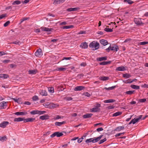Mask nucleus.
Returning a JSON list of instances; mask_svg holds the SVG:
<instances>
[{"label": "nucleus", "instance_id": "nucleus-1", "mask_svg": "<svg viewBox=\"0 0 148 148\" xmlns=\"http://www.w3.org/2000/svg\"><path fill=\"white\" fill-rule=\"evenodd\" d=\"M103 136V135H101L97 137H94V138H91L89 139H87L86 140L85 142L87 143L91 142L93 143H95L99 141L101 139Z\"/></svg>", "mask_w": 148, "mask_h": 148}, {"label": "nucleus", "instance_id": "nucleus-2", "mask_svg": "<svg viewBox=\"0 0 148 148\" xmlns=\"http://www.w3.org/2000/svg\"><path fill=\"white\" fill-rule=\"evenodd\" d=\"M118 46L116 45H114L112 46L110 45L108 48L106 49V51L109 52L110 51H112L114 52L117 51L119 50Z\"/></svg>", "mask_w": 148, "mask_h": 148}, {"label": "nucleus", "instance_id": "nucleus-3", "mask_svg": "<svg viewBox=\"0 0 148 148\" xmlns=\"http://www.w3.org/2000/svg\"><path fill=\"white\" fill-rule=\"evenodd\" d=\"M94 106V107L90 109V112H99L100 110L99 107H101V104L97 103Z\"/></svg>", "mask_w": 148, "mask_h": 148}, {"label": "nucleus", "instance_id": "nucleus-4", "mask_svg": "<svg viewBox=\"0 0 148 148\" xmlns=\"http://www.w3.org/2000/svg\"><path fill=\"white\" fill-rule=\"evenodd\" d=\"M89 46L90 48H95V50H96L99 48V44L98 42L93 41L90 43Z\"/></svg>", "mask_w": 148, "mask_h": 148}, {"label": "nucleus", "instance_id": "nucleus-5", "mask_svg": "<svg viewBox=\"0 0 148 148\" xmlns=\"http://www.w3.org/2000/svg\"><path fill=\"white\" fill-rule=\"evenodd\" d=\"M46 112L44 111H39L38 110H33L30 112V114H32L34 115L36 114H38L41 115L45 113Z\"/></svg>", "mask_w": 148, "mask_h": 148}, {"label": "nucleus", "instance_id": "nucleus-6", "mask_svg": "<svg viewBox=\"0 0 148 148\" xmlns=\"http://www.w3.org/2000/svg\"><path fill=\"white\" fill-rule=\"evenodd\" d=\"M7 103L5 101H3L0 103V109H2L6 108L5 107L7 106Z\"/></svg>", "mask_w": 148, "mask_h": 148}, {"label": "nucleus", "instance_id": "nucleus-7", "mask_svg": "<svg viewBox=\"0 0 148 148\" xmlns=\"http://www.w3.org/2000/svg\"><path fill=\"white\" fill-rule=\"evenodd\" d=\"M9 124V122L8 121H3L2 123L0 124V127L3 128H4Z\"/></svg>", "mask_w": 148, "mask_h": 148}, {"label": "nucleus", "instance_id": "nucleus-8", "mask_svg": "<svg viewBox=\"0 0 148 148\" xmlns=\"http://www.w3.org/2000/svg\"><path fill=\"white\" fill-rule=\"evenodd\" d=\"M41 30L42 31H45L46 32H51L53 30V28H49L47 27H41L40 28Z\"/></svg>", "mask_w": 148, "mask_h": 148}, {"label": "nucleus", "instance_id": "nucleus-9", "mask_svg": "<svg viewBox=\"0 0 148 148\" xmlns=\"http://www.w3.org/2000/svg\"><path fill=\"white\" fill-rule=\"evenodd\" d=\"M134 22L137 25H142L143 24L140 19H135L134 20Z\"/></svg>", "mask_w": 148, "mask_h": 148}, {"label": "nucleus", "instance_id": "nucleus-10", "mask_svg": "<svg viewBox=\"0 0 148 148\" xmlns=\"http://www.w3.org/2000/svg\"><path fill=\"white\" fill-rule=\"evenodd\" d=\"M39 94L42 95L46 96L47 95V91L45 90H40L39 91Z\"/></svg>", "mask_w": 148, "mask_h": 148}, {"label": "nucleus", "instance_id": "nucleus-11", "mask_svg": "<svg viewBox=\"0 0 148 148\" xmlns=\"http://www.w3.org/2000/svg\"><path fill=\"white\" fill-rule=\"evenodd\" d=\"M35 118H28L27 119L24 118V122L27 123L28 122H32L35 120Z\"/></svg>", "mask_w": 148, "mask_h": 148}, {"label": "nucleus", "instance_id": "nucleus-12", "mask_svg": "<svg viewBox=\"0 0 148 148\" xmlns=\"http://www.w3.org/2000/svg\"><path fill=\"white\" fill-rule=\"evenodd\" d=\"M85 87L82 86H78L75 87L74 89L75 91H80L84 89Z\"/></svg>", "mask_w": 148, "mask_h": 148}, {"label": "nucleus", "instance_id": "nucleus-13", "mask_svg": "<svg viewBox=\"0 0 148 148\" xmlns=\"http://www.w3.org/2000/svg\"><path fill=\"white\" fill-rule=\"evenodd\" d=\"M27 114L26 112H16L14 113V114L17 116L25 115Z\"/></svg>", "mask_w": 148, "mask_h": 148}, {"label": "nucleus", "instance_id": "nucleus-14", "mask_svg": "<svg viewBox=\"0 0 148 148\" xmlns=\"http://www.w3.org/2000/svg\"><path fill=\"white\" fill-rule=\"evenodd\" d=\"M88 46L87 43L86 42H84L82 43L81 45H80V47L83 49H86L88 48Z\"/></svg>", "mask_w": 148, "mask_h": 148}, {"label": "nucleus", "instance_id": "nucleus-15", "mask_svg": "<svg viewBox=\"0 0 148 148\" xmlns=\"http://www.w3.org/2000/svg\"><path fill=\"white\" fill-rule=\"evenodd\" d=\"M92 115L93 114L91 113H86L83 115V117L84 119L89 118L91 117Z\"/></svg>", "mask_w": 148, "mask_h": 148}, {"label": "nucleus", "instance_id": "nucleus-16", "mask_svg": "<svg viewBox=\"0 0 148 148\" xmlns=\"http://www.w3.org/2000/svg\"><path fill=\"white\" fill-rule=\"evenodd\" d=\"M100 43L104 46H106L108 44V42L105 40L101 39L100 40Z\"/></svg>", "mask_w": 148, "mask_h": 148}, {"label": "nucleus", "instance_id": "nucleus-17", "mask_svg": "<svg viewBox=\"0 0 148 148\" xmlns=\"http://www.w3.org/2000/svg\"><path fill=\"white\" fill-rule=\"evenodd\" d=\"M41 49H39L37 50L35 53V55L38 57L41 56Z\"/></svg>", "mask_w": 148, "mask_h": 148}, {"label": "nucleus", "instance_id": "nucleus-18", "mask_svg": "<svg viewBox=\"0 0 148 148\" xmlns=\"http://www.w3.org/2000/svg\"><path fill=\"white\" fill-rule=\"evenodd\" d=\"M99 79L101 80L104 81L108 80L109 78V77L107 76H100Z\"/></svg>", "mask_w": 148, "mask_h": 148}, {"label": "nucleus", "instance_id": "nucleus-19", "mask_svg": "<svg viewBox=\"0 0 148 148\" xmlns=\"http://www.w3.org/2000/svg\"><path fill=\"white\" fill-rule=\"evenodd\" d=\"M125 70V68L123 66H119L117 67L116 69V70L117 71H123Z\"/></svg>", "mask_w": 148, "mask_h": 148}, {"label": "nucleus", "instance_id": "nucleus-20", "mask_svg": "<svg viewBox=\"0 0 148 148\" xmlns=\"http://www.w3.org/2000/svg\"><path fill=\"white\" fill-rule=\"evenodd\" d=\"M65 123V121H63L62 122H56L55 123V125L56 126H60Z\"/></svg>", "mask_w": 148, "mask_h": 148}, {"label": "nucleus", "instance_id": "nucleus-21", "mask_svg": "<svg viewBox=\"0 0 148 148\" xmlns=\"http://www.w3.org/2000/svg\"><path fill=\"white\" fill-rule=\"evenodd\" d=\"M8 77V75L7 74H0V78L3 79H6Z\"/></svg>", "mask_w": 148, "mask_h": 148}, {"label": "nucleus", "instance_id": "nucleus-22", "mask_svg": "<svg viewBox=\"0 0 148 148\" xmlns=\"http://www.w3.org/2000/svg\"><path fill=\"white\" fill-rule=\"evenodd\" d=\"M23 121H24V118L21 117L15 118L14 120V122H20Z\"/></svg>", "mask_w": 148, "mask_h": 148}, {"label": "nucleus", "instance_id": "nucleus-23", "mask_svg": "<svg viewBox=\"0 0 148 148\" xmlns=\"http://www.w3.org/2000/svg\"><path fill=\"white\" fill-rule=\"evenodd\" d=\"M79 9V8H70L67 9V11H75Z\"/></svg>", "mask_w": 148, "mask_h": 148}, {"label": "nucleus", "instance_id": "nucleus-24", "mask_svg": "<svg viewBox=\"0 0 148 148\" xmlns=\"http://www.w3.org/2000/svg\"><path fill=\"white\" fill-rule=\"evenodd\" d=\"M49 116L47 115H44L41 116L40 117V119L42 120H44L48 119Z\"/></svg>", "mask_w": 148, "mask_h": 148}, {"label": "nucleus", "instance_id": "nucleus-25", "mask_svg": "<svg viewBox=\"0 0 148 148\" xmlns=\"http://www.w3.org/2000/svg\"><path fill=\"white\" fill-rule=\"evenodd\" d=\"M74 26L73 25H70L69 26H64L61 27V29H68L73 28Z\"/></svg>", "mask_w": 148, "mask_h": 148}, {"label": "nucleus", "instance_id": "nucleus-26", "mask_svg": "<svg viewBox=\"0 0 148 148\" xmlns=\"http://www.w3.org/2000/svg\"><path fill=\"white\" fill-rule=\"evenodd\" d=\"M115 101V100L113 99H109L108 100H106L104 101V103H113Z\"/></svg>", "mask_w": 148, "mask_h": 148}, {"label": "nucleus", "instance_id": "nucleus-27", "mask_svg": "<svg viewBox=\"0 0 148 148\" xmlns=\"http://www.w3.org/2000/svg\"><path fill=\"white\" fill-rule=\"evenodd\" d=\"M107 59V58L106 57H99L98 58H97V60L99 61H101L103 60H106Z\"/></svg>", "mask_w": 148, "mask_h": 148}, {"label": "nucleus", "instance_id": "nucleus-28", "mask_svg": "<svg viewBox=\"0 0 148 148\" xmlns=\"http://www.w3.org/2000/svg\"><path fill=\"white\" fill-rule=\"evenodd\" d=\"M110 61H103L99 63V64L100 65H105L110 64L111 63Z\"/></svg>", "mask_w": 148, "mask_h": 148}, {"label": "nucleus", "instance_id": "nucleus-29", "mask_svg": "<svg viewBox=\"0 0 148 148\" xmlns=\"http://www.w3.org/2000/svg\"><path fill=\"white\" fill-rule=\"evenodd\" d=\"M37 72V71L35 70H30L28 71L29 74H35Z\"/></svg>", "mask_w": 148, "mask_h": 148}, {"label": "nucleus", "instance_id": "nucleus-30", "mask_svg": "<svg viewBox=\"0 0 148 148\" xmlns=\"http://www.w3.org/2000/svg\"><path fill=\"white\" fill-rule=\"evenodd\" d=\"M124 128V127L122 126H119L117 127L116 129H115L114 130L115 131H120L121 130H123Z\"/></svg>", "mask_w": 148, "mask_h": 148}, {"label": "nucleus", "instance_id": "nucleus-31", "mask_svg": "<svg viewBox=\"0 0 148 148\" xmlns=\"http://www.w3.org/2000/svg\"><path fill=\"white\" fill-rule=\"evenodd\" d=\"M131 87L132 88L136 89H139L140 88V87L139 86L135 85H132L131 86Z\"/></svg>", "mask_w": 148, "mask_h": 148}, {"label": "nucleus", "instance_id": "nucleus-32", "mask_svg": "<svg viewBox=\"0 0 148 148\" xmlns=\"http://www.w3.org/2000/svg\"><path fill=\"white\" fill-rule=\"evenodd\" d=\"M122 113L121 112H117L113 114L112 116H117L121 115Z\"/></svg>", "mask_w": 148, "mask_h": 148}, {"label": "nucleus", "instance_id": "nucleus-33", "mask_svg": "<svg viewBox=\"0 0 148 148\" xmlns=\"http://www.w3.org/2000/svg\"><path fill=\"white\" fill-rule=\"evenodd\" d=\"M55 133L56 136L57 137H60L62 136L63 135V134L61 132H56Z\"/></svg>", "mask_w": 148, "mask_h": 148}, {"label": "nucleus", "instance_id": "nucleus-34", "mask_svg": "<svg viewBox=\"0 0 148 148\" xmlns=\"http://www.w3.org/2000/svg\"><path fill=\"white\" fill-rule=\"evenodd\" d=\"M21 3V1L19 0H16L14 1L12 3L13 5H19Z\"/></svg>", "mask_w": 148, "mask_h": 148}, {"label": "nucleus", "instance_id": "nucleus-35", "mask_svg": "<svg viewBox=\"0 0 148 148\" xmlns=\"http://www.w3.org/2000/svg\"><path fill=\"white\" fill-rule=\"evenodd\" d=\"M60 3V0H53V4L54 5H56Z\"/></svg>", "mask_w": 148, "mask_h": 148}, {"label": "nucleus", "instance_id": "nucleus-36", "mask_svg": "<svg viewBox=\"0 0 148 148\" xmlns=\"http://www.w3.org/2000/svg\"><path fill=\"white\" fill-rule=\"evenodd\" d=\"M116 87V86H114L109 88L105 87L104 89L107 90H112Z\"/></svg>", "mask_w": 148, "mask_h": 148}, {"label": "nucleus", "instance_id": "nucleus-37", "mask_svg": "<svg viewBox=\"0 0 148 148\" xmlns=\"http://www.w3.org/2000/svg\"><path fill=\"white\" fill-rule=\"evenodd\" d=\"M7 139V138L6 136H4L3 137H0V141H1L2 142L5 141H6Z\"/></svg>", "mask_w": 148, "mask_h": 148}, {"label": "nucleus", "instance_id": "nucleus-38", "mask_svg": "<svg viewBox=\"0 0 148 148\" xmlns=\"http://www.w3.org/2000/svg\"><path fill=\"white\" fill-rule=\"evenodd\" d=\"M66 69L65 68L62 67H57L56 68V70L59 71H64L66 70Z\"/></svg>", "mask_w": 148, "mask_h": 148}, {"label": "nucleus", "instance_id": "nucleus-39", "mask_svg": "<svg viewBox=\"0 0 148 148\" xmlns=\"http://www.w3.org/2000/svg\"><path fill=\"white\" fill-rule=\"evenodd\" d=\"M104 30L107 32H113V29L109 28H106L104 29Z\"/></svg>", "mask_w": 148, "mask_h": 148}, {"label": "nucleus", "instance_id": "nucleus-40", "mask_svg": "<svg viewBox=\"0 0 148 148\" xmlns=\"http://www.w3.org/2000/svg\"><path fill=\"white\" fill-rule=\"evenodd\" d=\"M62 118H63L62 116H60L59 115H57L54 117L53 119L55 120H56Z\"/></svg>", "mask_w": 148, "mask_h": 148}, {"label": "nucleus", "instance_id": "nucleus-41", "mask_svg": "<svg viewBox=\"0 0 148 148\" xmlns=\"http://www.w3.org/2000/svg\"><path fill=\"white\" fill-rule=\"evenodd\" d=\"M147 44H148V42L144 41V42H139L138 44V45H146Z\"/></svg>", "mask_w": 148, "mask_h": 148}, {"label": "nucleus", "instance_id": "nucleus-42", "mask_svg": "<svg viewBox=\"0 0 148 148\" xmlns=\"http://www.w3.org/2000/svg\"><path fill=\"white\" fill-rule=\"evenodd\" d=\"M131 75L127 74H124L123 75V77L126 78H128L131 77Z\"/></svg>", "mask_w": 148, "mask_h": 148}, {"label": "nucleus", "instance_id": "nucleus-43", "mask_svg": "<svg viewBox=\"0 0 148 148\" xmlns=\"http://www.w3.org/2000/svg\"><path fill=\"white\" fill-rule=\"evenodd\" d=\"M106 140L107 139L106 138H105L104 139L100 140L99 142V144H101L106 141Z\"/></svg>", "mask_w": 148, "mask_h": 148}, {"label": "nucleus", "instance_id": "nucleus-44", "mask_svg": "<svg viewBox=\"0 0 148 148\" xmlns=\"http://www.w3.org/2000/svg\"><path fill=\"white\" fill-rule=\"evenodd\" d=\"M32 99L34 101H38L39 100V98L38 96L36 95L34 96L33 97Z\"/></svg>", "mask_w": 148, "mask_h": 148}, {"label": "nucleus", "instance_id": "nucleus-45", "mask_svg": "<svg viewBox=\"0 0 148 148\" xmlns=\"http://www.w3.org/2000/svg\"><path fill=\"white\" fill-rule=\"evenodd\" d=\"M134 91H135L134 90H133V91L130 90V91H126L125 92V93L126 94H127L131 95H132V94H133V93L134 92Z\"/></svg>", "mask_w": 148, "mask_h": 148}, {"label": "nucleus", "instance_id": "nucleus-46", "mask_svg": "<svg viewBox=\"0 0 148 148\" xmlns=\"http://www.w3.org/2000/svg\"><path fill=\"white\" fill-rule=\"evenodd\" d=\"M83 95L88 97L90 96V94L87 92H84L83 93Z\"/></svg>", "mask_w": 148, "mask_h": 148}, {"label": "nucleus", "instance_id": "nucleus-47", "mask_svg": "<svg viewBox=\"0 0 148 148\" xmlns=\"http://www.w3.org/2000/svg\"><path fill=\"white\" fill-rule=\"evenodd\" d=\"M65 99L66 101H70L72 100L73 99V98L70 97H65Z\"/></svg>", "mask_w": 148, "mask_h": 148}, {"label": "nucleus", "instance_id": "nucleus-48", "mask_svg": "<svg viewBox=\"0 0 148 148\" xmlns=\"http://www.w3.org/2000/svg\"><path fill=\"white\" fill-rule=\"evenodd\" d=\"M124 2H127V3L129 4H132L133 3V2L131 0H124Z\"/></svg>", "mask_w": 148, "mask_h": 148}, {"label": "nucleus", "instance_id": "nucleus-49", "mask_svg": "<svg viewBox=\"0 0 148 148\" xmlns=\"http://www.w3.org/2000/svg\"><path fill=\"white\" fill-rule=\"evenodd\" d=\"M54 88L51 87L48 89V90L50 92L53 93L54 92Z\"/></svg>", "mask_w": 148, "mask_h": 148}, {"label": "nucleus", "instance_id": "nucleus-50", "mask_svg": "<svg viewBox=\"0 0 148 148\" xmlns=\"http://www.w3.org/2000/svg\"><path fill=\"white\" fill-rule=\"evenodd\" d=\"M20 42V41L18 40H16L15 41H14L12 42L11 43V44H13L16 45H19V43Z\"/></svg>", "mask_w": 148, "mask_h": 148}, {"label": "nucleus", "instance_id": "nucleus-51", "mask_svg": "<svg viewBox=\"0 0 148 148\" xmlns=\"http://www.w3.org/2000/svg\"><path fill=\"white\" fill-rule=\"evenodd\" d=\"M132 120H133V124H135L136 123L139 121L138 119L137 118L132 119Z\"/></svg>", "mask_w": 148, "mask_h": 148}, {"label": "nucleus", "instance_id": "nucleus-52", "mask_svg": "<svg viewBox=\"0 0 148 148\" xmlns=\"http://www.w3.org/2000/svg\"><path fill=\"white\" fill-rule=\"evenodd\" d=\"M17 103L19 104H22V99L21 98H19L18 99V101Z\"/></svg>", "mask_w": 148, "mask_h": 148}, {"label": "nucleus", "instance_id": "nucleus-53", "mask_svg": "<svg viewBox=\"0 0 148 148\" xmlns=\"http://www.w3.org/2000/svg\"><path fill=\"white\" fill-rule=\"evenodd\" d=\"M134 81V79L133 80H132L131 79H129L127 80V84L133 82Z\"/></svg>", "mask_w": 148, "mask_h": 148}, {"label": "nucleus", "instance_id": "nucleus-54", "mask_svg": "<svg viewBox=\"0 0 148 148\" xmlns=\"http://www.w3.org/2000/svg\"><path fill=\"white\" fill-rule=\"evenodd\" d=\"M10 23V21H7L4 24V26L5 27H7Z\"/></svg>", "mask_w": 148, "mask_h": 148}, {"label": "nucleus", "instance_id": "nucleus-55", "mask_svg": "<svg viewBox=\"0 0 148 148\" xmlns=\"http://www.w3.org/2000/svg\"><path fill=\"white\" fill-rule=\"evenodd\" d=\"M72 59V58L71 57H64L63 58V59L62 60H70L71 59Z\"/></svg>", "mask_w": 148, "mask_h": 148}, {"label": "nucleus", "instance_id": "nucleus-56", "mask_svg": "<svg viewBox=\"0 0 148 148\" xmlns=\"http://www.w3.org/2000/svg\"><path fill=\"white\" fill-rule=\"evenodd\" d=\"M114 108V106L112 105V106H110L107 107V108L108 109H113Z\"/></svg>", "mask_w": 148, "mask_h": 148}, {"label": "nucleus", "instance_id": "nucleus-57", "mask_svg": "<svg viewBox=\"0 0 148 148\" xmlns=\"http://www.w3.org/2000/svg\"><path fill=\"white\" fill-rule=\"evenodd\" d=\"M146 100V99H140L139 100V101L140 102H144Z\"/></svg>", "mask_w": 148, "mask_h": 148}, {"label": "nucleus", "instance_id": "nucleus-58", "mask_svg": "<svg viewBox=\"0 0 148 148\" xmlns=\"http://www.w3.org/2000/svg\"><path fill=\"white\" fill-rule=\"evenodd\" d=\"M51 107H53V108H56L57 106V105L56 104L53 103H51Z\"/></svg>", "mask_w": 148, "mask_h": 148}, {"label": "nucleus", "instance_id": "nucleus-59", "mask_svg": "<svg viewBox=\"0 0 148 148\" xmlns=\"http://www.w3.org/2000/svg\"><path fill=\"white\" fill-rule=\"evenodd\" d=\"M67 24V23L66 22L64 21L61 22L60 23V25H64Z\"/></svg>", "mask_w": 148, "mask_h": 148}, {"label": "nucleus", "instance_id": "nucleus-60", "mask_svg": "<svg viewBox=\"0 0 148 148\" xmlns=\"http://www.w3.org/2000/svg\"><path fill=\"white\" fill-rule=\"evenodd\" d=\"M103 130V129L102 127H100L97 128V132H99Z\"/></svg>", "mask_w": 148, "mask_h": 148}, {"label": "nucleus", "instance_id": "nucleus-61", "mask_svg": "<svg viewBox=\"0 0 148 148\" xmlns=\"http://www.w3.org/2000/svg\"><path fill=\"white\" fill-rule=\"evenodd\" d=\"M6 15L4 14H2L1 15H0V19H2L5 17Z\"/></svg>", "mask_w": 148, "mask_h": 148}, {"label": "nucleus", "instance_id": "nucleus-62", "mask_svg": "<svg viewBox=\"0 0 148 148\" xmlns=\"http://www.w3.org/2000/svg\"><path fill=\"white\" fill-rule=\"evenodd\" d=\"M10 60H5L3 61V62L4 63H8L10 62Z\"/></svg>", "mask_w": 148, "mask_h": 148}, {"label": "nucleus", "instance_id": "nucleus-63", "mask_svg": "<svg viewBox=\"0 0 148 148\" xmlns=\"http://www.w3.org/2000/svg\"><path fill=\"white\" fill-rule=\"evenodd\" d=\"M6 54L3 51H0V56H3L4 55Z\"/></svg>", "mask_w": 148, "mask_h": 148}, {"label": "nucleus", "instance_id": "nucleus-64", "mask_svg": "<svg viewBox=\"0 0 148 148\" xmlns=\"http://www.w3.org/2000/svg\"><path fill=\"white\" fill-rule=\"evenodd\" d=\"M34 32H36L39 33L40 32V31L39 29H35Z\"/></svg>", "mask_w": 148, "mask_h": 148}]
</instances>
